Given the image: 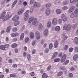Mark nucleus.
<instances>
[{"instance_id": "nucleus-1", "label": "nucleus", "mask_w": 78, "mask_h": 78, "mask_svg": "<svg viewBox=\"0 0 78 78\" xmlns=\"http://www.w3.org/2000/svg\"><path fill=\"white\" fill-rule=\"evenodd\" d=\"M5 15L6 12L4 11L2 12L1 16V19H3V21L4 22L6 21V20H9L11 17V16H10L9 15H7L5 16Z\"/></svg>"}, {"instance_id": "nucleus-2", "label": "nucleus", "mask_w": 78, "mask_h": 78, "mask_svg": "<svg viewBox=\"0 0 78 78\" xmlns=\"http://www.w3.org/2000/svg\"><path fill=\"white\" fill-rule=\"evenodd\" d=\"M36 21H37V19L36 18H30L29 20V23H30L32 22L33 25H35L36 23Z\"/></svg>"}, {"instance_id": "nucleus-3", "label": "nucleus", "mask_w": 78, "mask_h": 78, "mask_svg": "<svg viewBox=\"0 0 78 78\" xmlns=\"http://www.w3.org/2000/svg\"><path fill=\"white\" fill-rule=\"evenodd\" d=\"M29 10H27L26 12L25 13V18L24 20L25 21H27V20H28V18L30 17V16L28 15V13H29Z\"/></svg>"}, {"instance_id": "nucleus-4", "label": "nucleus", "mask_w": 78, "mask_h": 78, "mask_svg": "<svg viewBox=\"0 0 78 78\" xmlns=\"http://www.w3.org/2000/svg\"><path fill=\"white\" fill-rule=\"evenodd\" d=\"M66 58H67V55L66 54L64 55L61 58V62H64L66 61Z\"/></svg>"}, {"instance_id": "nucleus-5", "label": "nucleus", "mask_w": 78, "mask_h": 78, "mask_svg": "<svg viewBox=\"0 0 78 78\" xmlns=\"http://www.w3.org/2000/svg\"><path fill=\"white\" fill-rule=\"evenodd\" d=\"M62 18L64 22H66V21H67V16H66L64 14H62Z\"/></svg>"}, {"instance_id": "nucleus-6", "label": "nucleus", "mask_w": 78, "mask_h": 78, "mask_svg": "<svg viewBox=\"0 0 78 78\" xmlns=\"http://www.w3.org/2000/svg\"><path fill=\"white\" fill-rule=\"evenodd\" d=\"M19 17L18 16L16 15L12 19V20L13 21H17L18 20H19Z\"/></svg>"}, {"instance_id": "nucleus-7", "label": "nucleus", "mask_w": 78, "mask_h": 78, "mask_svg": "<svg viewBox=\"0 0 78 78\" xmlns=\"http://www.w3.org/2000/svg\"><path fill=\"white\" fill-rule=\"evenodd\" d=\"M45 13L47 16H48L50 14V9L49 8L47 9L46 10Z\"/></svg>"}, {"instance_id": "nucleus-8", "label": "nucleus", "mask_w": 78, "mask_h": 78, "mask_svg": "<svg viewBox=\"0 0 78 78\" xmlns=\"http://www.w3.org/2000/svg\"><path fill=\"white\" fill-rule=\"evenodd\" d=\"M75 6H73L71 7L70 8L69 10V12H73L75 10Z\"/></svg>"}, {"instance_id": "nucleus-9", "label": "nucleus", "mask_w": 78, "mask_h": 78, "mask_svg": "<svg viewBox=\"0 0 78 78\" xmlns=\"http://www.w3.org/2000/svg\"><path fill=\"white\" fill-rule=\"evenodd\" d=\"M78 54H75L73 57V59L74 61H76L78 59Z\"/></svg>"}, {"instance_id": "nucleus-10", "label": "nucleus", "mask_w": 78, "mask_h": 78, "mask_svg": "<svg viewBox=\"0 0 78 78\" xmlns=\"http://www.w3.org/2000/svg\"><path fill=\"white\" fill-rule=\"evenodd\" d=\"M58 22V20L56 18H54L52 20V23L54 25H56Z\"/></svg>"}, {"instance_id": "nucleus-11", "label": "nucleus", "mask_w": 78, "mask_h": 78, "mask_svg": "<svg viewBox=\"0 0 78 78\" xmlns=\"http://www.w3.org/2000/svg\"><path fill=\"white\" fill-rule=\"evenodd\" d=\"M36 36L37 39H40V34L38 32H37L36 33Z\"/></svg>"}, {"instance_id": "nucleus-12", "label": "nucleus", "mask_w": 78, "mask_h": 78, "mask_svg": "<svg viewBox=\"0 0 78 78\" xmlns=\"http://www.w3.org/2000/svg\"><path fill=\"white\" fill-rule=\"evenodd\" d=\"M11 35L12 37H17V36H19V34L16 33H13Z\"/></svg>"}, {"instance_id": "nucleus-13", "label": "nucleus", "mask_w": 78, "mask_h": 78, "mask_svg": "<svg viewBox=\"0 0 78 78\" xmlns=\"http://www.w3.org/2000/svg\"><path fill=\"white\" fill-rule=\"evenodd\" d=\"M48 30L47 29H45L44 30V33L45 36H47L48 35Z\"/></svg>"}, {"instance_id": "nucleus-14", "label": "nucleus", "mask_w": 78, "mask_h": 78, "mask_svg": "<svg viewBox=\"0 0 78 78\" xmlns=\"http://www.w3.org/2000/svg\"><path fill=\"white\" fill-rule=\"evenodd\" d=\"M62 38H63L64 41H65L68 38V37L65 35L64 34L62 35Z\"/></svg>"}, {"instance_id": "nucleus-15", "label": "nucleus", "mask_w": 78, "mask_h": 78, "mask_svg": "<svg viewBox=\"0 0 78 78\" xmlns=\"http://www.w3.org/2000/svg\"><path fill=\"white\" fill-rule=\"evenodd\" d=\"M74 42L76 44H78V37H75Z\"/></svg>"}, {"instance_id": "nucleus-16", "label": "nucleus", "mask_w": 78, "mask_h": 78, "mask_svg": "<svg viewBox=\"0 0 78 78\" xmlns=\"http://www.w3.org/2000/svg\"><path fill=\"white\" fill-rule=\"evenodd\" d=\"M54 46L55 48H57V47H58V40H56L55 41Z\"/></svg>"}, {"instance_id": "nucleus-17", "label": "nucleus", "mask_w": 78, "mask_h": 78, "mask_svg": "<svg viewBox=\"0 0 78 78\" xmlns=\"http://www.w3.org/2000/svg\"><path fill=\"white\" fill-rule=\"evenodd\" d=\"M57 55H58V52H55L54 53L53 55L52 56L51 59H54V58H56V56H57Z\"/></svg>"}, {"instance_id": "nucleus-18", "label": "nucleus", "mask_w": 78, "mask_h": 78, "mask_svg": "<svg viewBox=\"0 0 78 78\" xmlns=\"http://www.w3.org/2000/svg\"><path fill=\"white\" fill-rule=\"evenodd\" d=\"M71 28L72 27H71V25L70 24H68L67 27V30L68 31H70V30L71 29Z\"/></svg>"}, {"instance_id": "nucleus-19", "label": "nucleus", "mask_w": 78, "mask_h": 78, "mask_svg": "<svg viewBox=\"0 0 78 78\" xmlns=\"http://www.w3.org/2000/svg\"><path fill=\"white\" fill-rule=\"evenodd\" d=\"M23 9H20V10L18 11V14H21L23 13Z\"/></svg>"}, {"instance_id": "nucleus-20", "label": "nucleus", "mask_w": 78, "mask_h": 78, "mask_svg": "<svg viewBox=\"0 0 78 78\" xmlns=\"http://www.w3.org/2000/svg\"><path fill=\"white\" fill-rule=\"evenodd\" d=\"M60 29L61 28H60V27L59 26H57L56 27L55 30L56 31H59L60 30Z\"/></svg>"}, {"instance_id": "nucleus-21", "label": "nucleus", "mask_w": 78, "mask_h": 78, "mask_svg": "<svg viewBox=\"0 0 78 78\" xmlns=\"http://www.w3.org/2000/svg\"><path fill=\"white\" fill-rule=\"evenodd\" d=\"M0 48L2 50H5V46L2 45L0 46Z\"/></svg>"}, {"instance_id": "nucleus-22", "label": "nucleus", "mask_w": 78, "mask_h": 78, "mask_svg": "<svg viewBox=\"0 0 78 78\" xmlns=\"http://www.w3.org/2000/svg\"><path fill=\"white\" fill-rule=\"evenodd\" d=\"M25 36V35L23 33L20 36V40H23V38H24V36Z\"/></svg>"}, {"instance_id": "nucleus-23", "label": "nucleus", "mask_w": 78, "mask_h": 78, "mask_svg": "<svg viewBox=\"0 0 78 78\" xmlns=\"http://www.w3.org/2000/svg\"><path fill=\"white\" fill-rule=\"evenodd\" d=\"M17 44L14 43L11 46L12 48H16V47H17Z\"/></svg>"}, {"instance_id": "nucleus-24", "label": "nucleus", "mask_w": 78, "mask_h": 78, "mask_svg": "<svg viewBox=\"0 0 78 78\" xmlns=\"http://www.w3.org/2000/svg\"><path fill=\"white\" fill-rule=\"evenodd\" d=\"M34 37V35L33 32H31L30 33V37L31 39H33Z\"/></svg>"}, {"instance_id": "nucleus-25", "label": "nucleus", "mask_w": 78, "mask_h": 78, "mask_svg": "<svg viewBox=\"0 0 78 78\" xmlns=\"http://www.w3.org/2000/svg\"><path fill=\"white\" fill-rule=\"evenodd\" d=\"M18 2V1L17 0H15L13 3L12 5V7L13 8V7H14V6L16 5V4Z\"/></svg>"}, {"instance_id": "nucleus-26", "label": "nucleus", "mask_w": 78, "mask_h": 78, "mask_svg": "<svg viewBox=\"0 0 78 78\" xmlns=\"http://www.w3.org/2000/svg\"><path fill=\"white\" fill-rule=\"evenodd\" d=\"M56 12L58 14H59L61 13V10L60 9H57L56 10Z\"/></svg>"}, {"instance_id": "nucleus-27", "label": "nucleus", "mask_w": 78, "mask_h": 78, "mask_svg": "<svg viewBox=\"0 0 78 78\" xmlns=\"http://www.w3.org/2000/svg\"><path fill=\"white\" fill-rule=\"evenodd\" d=\"M19 21H16L15 22L14 25L15 26H17V25H19Z\"/></svg>"}, {"instance_id": "nucleus-28", "label": "nucleus", "mask_w": 78, "mask_h": 78, "mask_svg": "<svg viewBox=\"0 0 78 78\" xmlns=\"http://www.w3.org/2000/svg\"><path fill=\"white\" fill-rule=\"evenodd\" d=\"M42 77L43 78H47L48 77L47 74L46 73H44L42 76Z\"/></svg>"}, {"instance_id": "nucleus-29", "label": "nucleus", "mask_w": 78, "mask_h": 78, "mask_svg": "<svg viewBox=\"0 0 78 78\" xmlns=\"http://www.w3.org/2000/svg\"><path fill=\"white\" fill-rule=\"evenodd\" d=\"M27 58L28 61H30V60H31V55L30 54H27Z\"/></svg>"}, {"instance_id": "nucleus-30", "label": "nucleus", "mask_w": 78, "mask_h": 78, "mask_svg": "<svg viewBox=\"0 0 78 78\" xmlns=\"http://www.w3.org/2000/svg\"><path fill=\"white\" fill-rule=\"evenodd\" d=\"M62 75V72L60 71L57 74V76H61Z\"/></svg>"}, {"instance_id": "nucleus-31", "label": "nucleus", "mask_w": 78, "mask_h": 78, "mask_svg": "<svg viewBox=\"0 0 78 78\" xmlns=\"http://www.w3.org/2000/svg\"><path fill=\"white\" fill-rule=\"evenodd\" d=\"M10 76L12 78H14L16 77V75L15 74H12L10 75Z\"/></svg>"}, {"instance_id": "nucleus-32", "label": "nucleus", "mask_w": 78, "mask_h": 78, "mask_svg": "<svg viewBox=\"0 0 78 78\" xmlns=\"http://www.w3.org/2000/svg\"><path fill=\"white\" fill-rule=\"evenodd\" d=\"M46 8H50L51 6V5L50 4H47L45 5Z\"/></svg>"}, {"instance_id": "nucleus-33", "label": "nucleus", "mask_w": 78, "mask_h": 78, "mask_svg": "<svg viewBox=\"0 0 78 78\" xmlns=\"http://www.w3.org/2000/svg\"><path fill=\"white\" fill-rule=\"evenodd\" d=\"M69 62V60H66L64 63H63V65L64 66H65V65H67L68 63Z\"/></svg>"}, {"instance_id": "nucleus-34", "label": "nucleus", "mask_w": 78, "mask_h": 78, "mask_svg": "<svg viewBox=\"0 0 78 78\" xmlns=\"http://www.w3.org/2000/svg\"><path fill=\"white\" fill-rule=\"evenodd\" d=\"M11 30V27L10 26H9L7 27V33H9V31H10V30Z\"/></svg>"}, {"instance_id": "nucleus-35", "label": "nucleus", "mask_w": 78, "mask_h": 78, "mask_svg": "<svg viewBox=\"0 0 78 78\" xmlns=\"http://www.w3.org/2000/svg\"><path fill=\"white\" fill-rule=\"evenodd\" d=\"M60 61V59L59 58H55V59L54 61L55 62H59Z\"/></svg>"}, {"instance_id": "nucleus-36", "label": "nucleus", "mask_w": 78, "mask_h": 78, "mask_svg": "<svg viewBox=\"0 0 78 78\" xmlns=\"http://www.w3.org/2000/svg\"><path fill=\"white\" fill-rule=\"evenodd\" d=\"M42 28V24L40 23V24L39 26V30H41Z\"/></svg>"}, {"instance_id": "nucleus-37", "label": "nucleus", "mask_w": 78, "mask_h": 78, "mask_svg": "<svg viewBox=\"0 0 78 78\" xmlns=\"http://www.w3.org/2000/svg\"><path fill=\"white\" fill-rule=\"evenodd\" d=\"M48 27H50L51 26V23L50 22H48L47 24Z\"/></svg>"}, {"instance_id": "nucleus-38", "label": "nucleus", "mask_w": 78, "mask_h": 78, "mask_svg": "<svg viewBox=\"0 0 78 78\" xmlns=\"http://www.w3.org/2000/svg\"><path fill=\"white\" fill-rule=\"evenodd\" d=\"M37 5H38L37 2H36L34 3V6L35 8H36V7H37Z\"/></svg>"}, {"instance_id": "nucleus-39", "label": "nucleus", "mask_w": 78, "mask_h": 78, "mask_svg": "<svg viewBox=\"0 0 78 78\" xmlns=\"http://www.w3.org/2000/svg\"><path fill=\"white\" fill-rule=\"evenodd\" d=\"M53 47V44L52 43H51L49 44V49H51Z\"/></svg>"}, {"instance_id": "nucleus-40", "label": "nucleus", "mask_w": 78, "mask_h": 78, "mask_svg": "<svg viewBox=\"0 0 78 78\" xmlns=\"http://www.w3.org/2000/svg\"><path fill=\"white\" fill-rule=\"evenodd\" d=\"M77 1H78V0H70V2L71 3H74L75 2H76Z\"/></svg>"}, {"instance_id": "nucleus-41", "label": "nucleus", "mask_w": 78, "mask_h": 78, "mask_svg": "<svg viewBox=\"0 0 78 78\" xmlns=\"http://www.w3.org/2000/svg\"><path fill=\"white\" fill-rule=\"evenodd\" d=\"M25 42H29V41H30V39H29V38L27 37L25 38Z\"/></svg>"}, {"instance_id": "nucleus-42", "label": "nucleus", "mask_w": 78, "mask_h": 78, "mask_svg": "<svg viewBox=\"0 0 78 78\" xmlns=\"http://www.w3.org/2000/svg\"><path fill=\"white\" fill-rule=\"evenodd\" d=\"M12 30L13 32L17 31V28H14L12 29Z\"/></svg>"}, {"instance_id": "nucleus-43", "label": "nucleus", "mask_w": 78, "mask_h": 78, "mask_svg": "<svg viewBox=\"0 0 78 78\" xmlns=\"http://www.w3.org/2000/svg\"><path fill=\"white\" fill-rule=\"evenodd\" d=\"M66 68L64 67H61L59 68V69L61 70H65Z\"/></svg>"}, {"instance_id": "nucleus-44", "label": "nucleus", "mask_w": 78, "mask_h": 78, "mask_svg": "<svg viewBox=\"0 0 78 78\" xmlns=\"http://www.w3.org/2000/svg\"><path fill=\"white\" fill-rule=\"evenodd\" d=\"M74 13L75 14H78V9H75L74 12Z\"/></svg>"}, {"instance_id": "nucleus-45", "label": "nucleus", "mask_w": 78, "mask_h": 78, "mask_svg": "<svg viewBox=\"0 0 78 78\" xmlns=\"http://www.w3.org/2000/svg\"><path fill=\"white\" fill-rule=\"evenodd\" d=\"M73 50V48H70L69 49V52H72V51Z\"/></svg>"}, {"instance_id": "nucleus-46", "label": "nucleus", "mask_w": 78, "mask_h": 78, "mask_svg": "<svg viewBox=\"0 0 78 78\" xmlns=\"http://www.w3.org/2000/svg\"><path fill=\"white\" fill-rule=\"evenodd\" d=\"M69 76L70 78H71V77H73V74H72V73H70L69 74Z\"/></svg>"}, {"instance_id": "nucleus-47", "label": "nucleus", "mask_w": 78, "mask_h": 78, "mask_svg": "<svg viewBox=\"0 0 78 78\" xmlns=\"http://www.w3.org/2000/svg\"><path fill=\"white\" fill-rule=\"evenodd\" d=\"M75 51H76V52H78V47H75Z\"/></svg>"}, {"instance_id": "nucleus-48", "label": "nucleus", "mask_w": 78, "mask_h": 78, "mask_svg": "<svg viewBox=\"0 0 78 78\" xmlns=\"http://www.w3.org/2000/svg\"><path fill=\"white\" fill-rule=\"evenodd\" d=\"M30 75L31 76H34V75H35V74H34V73L32 72L31 73H30Z\"/></svg>"}, {"instance_id": "nucleus-49", "label": "nucleus", "mask_w": 78, "mask_h": 78, "mask_svg": "<svg viewBox=\"0 0 78 78\" xmlns=\"http://www.w3.org/2000/svg\"><path fill=\"white\" fill-rule=\"evenodd\" d=\"M68 45H66L65 47V48H64V50H67L68 49Z\"/></svg>"}, {"instance_id": "nucleus-50", "label": "nucleus", "mask_w": 78, "mask_h": 78, "mask_svg": "<svg viewBox=\"0 0 78 78\" xmlns=\"http://www.w3.org/2000/svg\"><path fill=\"white\" fill-rule=\"evenodd\" d=\"M34 2V0H31L30 2V4H31V5H32Z\"/></svg>"}, {"instance_id": "nucleus-51", "label": "nucleus", "mask_w": 78, "mask_h": 78, "mask_svg": "<svg viewBox=\"0 0 78 78\" xmlns=\"http://www.w3.org/2000/svg\"><path fill=\"white\" fill-rule=\"evenodd\" d=\"M12 67L14 68H16V67H17V65L16 64H13L12 65Z\"/></svg>"}, {"instance_id": "nucleus-52", "label": "nucleus", "mask_w": 78, "mask_h": 78, "mask_svg": "<svg viewBox=\"0 0 78 78\" xmlns=\"http://www.w3.org/2000/svg\"><path fill=\"white\" fill-rule=\"evenodd\" d=\"M4 46H5V48H8V47H9V45L8 44H5L4 45Z\"/></svg>"}, {"instance_id": "nucleus-53", "label": "nucleus", "mask_w": 78, "mask_h": 78, "mask_svg": "<svg viewBox=\"0 0 78 78\" xmlns=\"http://www.w3.org/2000/svg\"><path fill=\"white\" fill-rule=\"evenodd\" d=\"M8 61L10 64H12V60L11 59H9Z\"/></svg>"}, {"instance_id": "nucleus-54", "label": "nucleus", "mask_w": 78, "mask_h": 78, "mask_svg": "<svg viewBox=\"0 0 78 78\" xmlns=\"http://www.w3.org/2000/svg\"><path fill=\"white\" fill-rule=\"evenodd\" d=\"M35 53H36V50L33 49L32 51V54H35Z\"/></svg>"}, {"instance_id": "nucleus-55", "label": "nucleus", "mask_w": 78, "mask_h": 78, "mask_svg": "<svg viewBox=\"0 0 78 78\" xmlns=\"http://www.w3.org/2000/svg\"><path fill=\"white\" fill-rule=\"evenodd\" d=\"M68 8L67 7V6H65L64 7H63V10H66V9H67Z\"/></svg>"}, {"instance_id": "nucleus-56", "label": "nucleus", "mask_w": 78, "mask_h": 78, "mask_svg": "<svg viewBox=\"0 0 78 78\" xmlns=\"http://www.w3.org/2000/svg\"><path fill=\"white\" fill-rule=\"evenodd\" d=\"M13 41L14 42H16L17 41V39L16 38H13Z\"/></svg>"}, {"instance_id": "nucleus-57", "label": "nucleus", "mask_w": 78, "mask_h": 78, "mask_svg": "<svg viewBox=\"0 0 78 78\" xmlns=\"http://www.w3.org/2000/svg\"><path fill=\"white\" fill-rule=\"evenodd\" d=\"M51 67L50 66H49L47 69V70H49L50 69H51Z\"/></svg>"}, {"instance_id": "nucleus-58", "label": "nucleus", "mask_w": 78, "mask_h": 78, "mask_svg": "<svg viewBox=\"0 0 78 78\" xmlns=\"http://www.w3.org/2000/svg\"><path fill=\"white\" fill-rule=\"evenodd\" d=\"M27 53L25 52H24V53H23V56L24 57H25V56H27Z\"/></svg>"}, {"instance_id": "nucleus-59", "label": "nucleus", "mask_w": 78, "mask_h": 78, "mask_svg": "<svg viewBox=\"0 0 78 78\" xmlns=\"http://www.w3.org/2000/svg\"><path fill=\"white\" fill-rule=\"evenodd\" d=\"M63 30H67V27H66V26H63Z\"/></svg>"}, {"instance_id": "nucleus-60", "label": "nucleus", "mask_w": 78, "mask_h": 78, "mask_svg": "<svg viewBox=\"0 0 78 78\" xmlns=\"http://www.w3.org/2000/svg\"><path fill=\"white\" fill-rule=\"evenodd\" d=\"M68 3V1H66L63 3L64 5H66Z\"/></svg>"}, {"instance_id": "nucleus-61", "label": "nucleus", "mask_w": 78, "mask_h": 78, "mask_svg": "<svg viewBox=\"0 0 78 78\" xmlns=\"http://www.w3.org/2000/svg\"><path fill=\"white\" fill-rule=\"evenodd\" d=\"M24 50L25 51L27 50V47L25 46L24 47Z\"/></svg>"}, {"instance_id": "nucleus-62", "label": "nucleus", "mask_w": 78, "mask_h": 78, "mask_svg": "<svg viewBox=\"0 0 78 78\" xmlns=\"http://www.w3.org/2000/svg\"><path fill=\"white\" fill-rule=\"evenodd\" d=\"M70 70L71 71H74L75 70V68L73 67H72L71 68Z\"/></svg>"}, {"instance_id": "nucleus-63", "label": "nucleus", "mask_w": 78, "mask_h": 78, "mask_svg": "<svg viewBox=\"0 0 78 78\" xmlns=\"http://www.w3.org/2000/svg\"><path fill=\"white\" fill-rule=\"evenodd\" d=\"M4 76L3 75H0V78H4Z\"/></svg>"}, {"instance_id": "nucleus-64", "label": "nucleus", "mask_w": 78, "mask_h": 78, "mask_svg": "<svg viewBox=\"0 0 78 78\" xmlns=\"http://www.w3.org/2000/svg\"><path fill=\"white\" fill-rule=\"evenodd\" d=\"M58 22H59L60 23H62V20H61V19H59L58 20Z\"/></svg>"}]
</instances>
